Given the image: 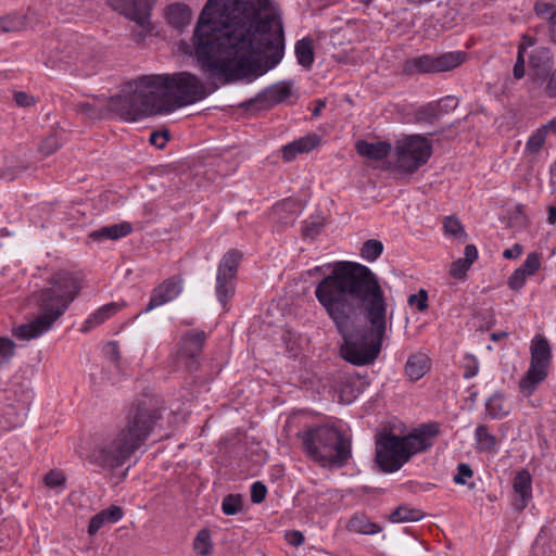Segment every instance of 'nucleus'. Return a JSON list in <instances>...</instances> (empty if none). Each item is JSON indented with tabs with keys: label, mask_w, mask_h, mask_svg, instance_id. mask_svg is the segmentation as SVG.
Wrapping results in <instances>:
<instances>
[{
	"label": "nucleus",
	"mask_w": 556,
	"mask_h": 556,
	"mask_svg": "<svg viewBox=\"0 0 556 556\" xmlns=\"http://www.w3.org/2000/svg\"><path fill=\"white\" fill-rule=\"evenodd\" d=\"M407 302L410 306H416L419 312H424L428 308V293L420 289L417 293L410 294Z\"/></svg>",
	"instance_id": "41"
},
{
	"label": "nucleus",
	"mask_w": 556,
	"mask_h": 556,
	"mask_svg": "<svg viewBox=\"0 0 556 556\" xmlns=\"http://www.w3.org/2000/svg\"><path fill=\"white\" fill-rule=\"evenodd\" d=\"M78 111L88 115V116H93V113H94V108L92 104L90 103H80L78 105Z\"/></svg>",
	"instance_id": "59"
},
{
	"label": "nucleus",
	"mask_w": 556,
	"mask_h": 556,
	"mask_svg": "<svg viewBox=\"0 0 556 556\" xmlns=\"http://www.w3.org/2000/svg\"><path fill=\"white\" fill-rule=\"evenodd\" d=\"M466 53L463 51L446 52L438 56L424 54L407 60L403 65L406 75L447 72L464 63Z\"/></svg>",
	"instance_id": "10"
},
{
	"label": "nucleus",
	"mask_w": 556,
	"mask_h": 556,
	"mask_svg": "<svg viewBox=\"0 0 556 556\" xmlns=\"http://www.w3.org/2000/svg\"><path fill=\"white\" fill-rule=\"evenodd\" d=\"M109 5L142 28L143 36L152 31L151 11L155 0H108Z\"/></svg>",
	"instance_id": "11"
},
{
	"label": "nucleus",
	"mask_w": 556,
	"mask_h": 556,
	"mask_svg": "<svg viewBox=\"0 0 556 556\" xmlns=\"http://www.w3.org/2000/svg\"><path fill=\"white\" fill-rule=\"evenodd\" d=\"M235 277L217 274L216 276V295L220 304L225 307L228 300L235 294Z\"/></svg>",
	"instance_id": "27"
},
{
	"label": "nucleus",
	"mask_w": 556,
	"mask_h": 556,
	"mask_svg": "<svg viewBox=\"0 0 556 556\" xmlns=\"http://www.w3.org/2000/svg\"><path fill=\"white\" fill-rule=\"evenodd\" d=\"M513 75L515 79H521L525 76V66L523 65H514Z\"/></svg>",
	"instance_id": "61"
},
{
	"label": "nucleus",
	"mask_w": 556,
	"mask_h": 556,
	"mask_svg": "<svg viewBox=\"0 0 556 556\" xmlns=\"http://www.w3.org/2000/svg\"><path fill=\"white\" fill-rule=\"evenodd\" d=\"M14 100L17 103V105L22 108L31 106L35 104L34 97L23 91L15 92Z\"/></svg>",
	"instance_id": "50"
},
{
	"label": "nucleus",
	"mask_w": 556,
	"mask_h": 556,
	"mask_svg": "<svg viewBox=\"0 0 556 556\" xmlns=\"http://www.w3.org/2000/svg\"><path fill=\"white\" fill-rule=\"evenodd\" d=\"M45 484L48 488L64 486L66 478L65 475L58 469L50 470L43 478Z\"/></svg>",
	"instance_id": "40"
},
{
	"label": "nucleus",
	"mask_w": 556,
	"mask_h": 556,
	"mask_svg": "<svg viewBox=\"0 0 556 556\" xmlns=\"http://www.w3.org/2000/svg\"><path fill=\"white\" fill-rule=\"evenodd\" d=\"M206 333L202 330H191L181 337L176 361L178 365H182L186 370L194 371L199 367L198 358L202 353Z\"/></svg>",
	"instance_id": "12"
},
{
	"label": "nucleus",
	"mask_w": 556,
	"mask_h": 556,
	"mask_svg": "<svg viewBox=\"0 0 556 556\" xmlns=\"http://www.w3.org/2000/svg\"><path fill=\"white\" fill-rule=\"evenodd\" d=\"M243 501L239 494H229L224 497L222 503V510L227 516H233L242 510Z\"/></svg>",
	"instance_id": "36"
},
{
	"label": "nucleus",
	"mask_w": 556,
	"mask_h": 556,
	"mask_svg": "<svg viewBox=\"0 0 556 556\" xmlns=\"http://www.w3.org/2000/svg\"><path fill=\"white\" fill-rule=\"evenodd\" d=\"M105 522L115 523L123 517V510L119 506L112 505L100 511Z\"/></svg>",
	"instance_id": "45"
},
{
	"label": "nucleus",
	"mask_w": 556,
	"mask_h": 556,
	"mask_svg": "<svg viewBox=\"0 0 556 556\" xmlns=\"http://www.w3.org/2000/svg\"><path fill=\"white\" fill-rule=\"evenodd\" d=\"M26 18L20 14H8L0 17V31L14 33L26 28Z\"/></svg>",
	"instance_id": "30"
},
{
	"label": "nucleus",
	"mask_w": 556,
	"mask_h": 556,
	"mask_svg": "<svg viewBox=\"0 0 556 556\" xmlns=\"http://www.w3.org/2000/svg\"><path fill=\"white\" fill-rule=\"evenodd\" d=\"M534 10L538 16L548 17L551 15H554L556 11V5H553L551 3L538 2L535 3Z\"/></svg>",
	"instance_id": "49"
},
{
	"label": "nucleus",
	"mask_w": 556,
	"mask_h": 556,
	"mask_svg": "<svg viewBox=\"0 0 556 556\" xmlns=\"http://www.w3.org/2000/svg\"><path fill=\"white\" fill-rule=\"evenodd\" d=\"M432 154V147L427 138L410 135L399 140L395 146V167L399 172L413 174L425 165Z\"/></svg>",
	"instance_id": "9"
},
{
	"label": "nucleus",
	"mask_w": 556,
	"mask_h": 556,
	"mask_svg": "<svg viewBox=\"0 0 556 556\" xmlns=\"http://www.w3.org/2000/svg\"><path fill=\"white\" fill-rule=\"evenodd\" d=\"M444 231L445 233L453 236L459 240H466L467 235L464 230V227L460 220L455 216H447L444 218Z\"/></svg>",
	"instance_id": "37"
},
{
	"label": "nucleus",
	"mask_w": 556,
	"mask_h": 556,
	"mask_svg": "<svg viewBox=\"0 0 556 556\" xmlns=\"http://www.w3.org/2000/svg\"><path fill=\"white\" fill-rule=\"evenodd\" d=\"M132 230V227L129 223L123 222L119 224L101 227L98 230H94L90 233V238L93 240H118L128 236Z\"/></svg>",
	"instance_id": "21"
},
{
	"label": "nucleus",
	"mask_w": 556,
	"mask_h": 556,
	"mask_svg": "<svg viewBox=\"0 0 556 556\" xmlns=\"http://www.w3.org/2000/svg\"><path fill=\"white\" fill-rule=\"evenodd\" d=\"M457 103L458 102L455 97H446L445 99L434 102V104H442V115L456 109Z\"/></svg>",
	"instance_id": "54"
},
{
	"label": "nucleus",
	"mask_w": 556,
	"mask_h": 556,
	"mask_svg": "<svg viewBox=\"0 0 556 556\" xmlns=\"http://www.w3.org/2000/svg\"><path fill=\"white\" fill-rule=\"evenodd\" d=\"M472 475L473 471L470 466L468 464L462 463L457 466V473L454 476L453 480L456 484L464 485L466 484V479L471 478Z\"/></svg>",
	"instance_id": "46"
},
{
	"label": "nucleus",
	"mask_w": 556,
	"mask_h": 556,
	"mask_svg": "<svg viewBox=\"0 0 556 556\" xmlns=\"http://www.w3.org/2000/svg\"><path fill=\"white\" fill-rule=\"evenodd\" d=\"M525 52H526V46L519 45L515 64L525 66Z\"/></svg>",
	"instance_id": "60"
},
{
	"label": "nucleus",
	"mask_w": 556,
	"mask_h": 556,
	"mask_svg": "<svg viewBox=\"0 0 556 556\" xmlns=\"http://www.w3.org/2000/svg\"><path fill=\"white\" fill-rule=\"evenodd\" d=\"M207 94L204 84L189 72L146 75L127 84L119 94L110 99L108 106L122 119L135 122L193 104Z\"/></svg>",
	"instance_id": "3"
},
{
	"label": "nucleus",
	"mask_w": 556,
	"mask_h": 556,
	"mask_svg": "<svg viewBox=\"0 0 556 556\" xmlns=\"http://www.w3.org/2000/svg\"><path fill=\"white\" fill-rule=\"evenodd\" d=\"M485 407L489 415L494 419L503 418L509 413L505 399L500 394L492 395L488 400Z\"/></svg>",
	"instance_id": "31"
},
{
	"label": "nucleus",
	"mask_w": 556,
	"mask_h": 556,
	"mask_svg": "<svg viewBox=\"0 0 556 556\" xmlns=\"http://www.w3.org/2000/svg\"><path fill=\"white\" fill-rule=\"evenodd\" d=\"M192 40L213 90L256 79L276 67L285 53L282 21L269 0H208Z\"/></svg>",
	"instance_id": "1"
},
{
	"label": "nucleus",
	"mask_w": 556,
	"mask_h": 556,
	"mask_svg": "<svg viewBox=\"0 0 556 556\" xmlns=\"http://www.w3.org/2000/svg\"><path fill=\"white\" fill-rule=\"evenodd\" d=\"M191 10L184 3H174L167 8V22L177 29H182L191 21Z\"/></svg>",
	"instance_id": "22"
},
{
	"label": "nucleus",
	"mask_w": 556,
	"mask_h": 556,
	"mask_svg": "<svg viewBox=\"0 0 556 556\" xmlns=\"http://www.w3.org/2000/svg\"><path fill=\"white\" fill-rule=\"evenodd\" d=\"M522 252H523L522 245H520L519 243H516L513 245V248L504 250L503 257L506 260L518 258L522 254Z\"/></svg>",
	"instance_id": "55"
},
{
	"label": "nucleus",
	"mask_w": 556,
	"mask_h": 556,
	"mask_svg": "<svg viewBox=\"0 0 556 556\" xmlns=\"http://www.w3.org/2000/svg\"><path fill=\"white\" fill-rule=\"evenodd\" d=\"M286 540L292 546H299L304 542V535L302 532L293 530L286 533Z\"/></svg>",
	"instance_id": "53"
},
{
	"label": "nucleus",
	"mask_w": 556,
	"mask_h": 556,
	"mask_svg": "<svg viewBox=\"0 0 556 556\" xmlns=\"http://www.w3.org/2000/svg\"><path fill=\"white\" fill-rule=\"evenodd\" d=\"M121 306L122 305L113 302L98 308L84 321L80 331L88 332L91 329L103 324L106 319L115 315L121 309Z\"/></svg>",
	"instance_id": "20"
},
{
	"label": "nucleus",
	"mask_w": 556,
	"mask_h": 556,
	"mask_svg": "<svg viewBox=\"0 0 556 556\" xmlns=\"http://www.w3.org/2000/svg\"><path fill=\"white\" fill-rule=\"evenodd\" d=\"M81 289L83 279L78 274L66 270L55 273L40 291L38 304L42 313L33 321L14 328L13 334L27 341L40 337L66 312Z\"/></svg>",
	"instance_id": "5"
},
{
	"label": "nucleus",
	"mask_w": 556,
	"mask_h": 556,
	"mask_svg": "<svg viewBox=\"0 0 556 556\" xmlns=\"http://www.w3.org/2000/svg\"><path fill=\"white\" fill-rule=\"evenodd\" d=\"M383 252V244L380 240L368 239L363 243L361 256L367 262H375Z\"/></svg>",
	"instance_id": "33"
},
{
	"label": "nucleus",
	"mask_w": 556,
	"mask_h": 556,
	"mask_svg": "<svg viewBox=\"0 0 556 556\" xmlns=\"http://www.w3.org/2000/svg\"><path fill=\"white\" fill-rule=\"evenodd\" d=\"M108 349L111 351V353L115 356V359L119 358V351L118 345L116 342H110L108 344Z\"/></svg>",
	"instance_id": "62"
},
{
	"label": "nucleus",
	"mask_w": 556,
	"mask_h": 556,
	"mask_svg": "<svg viewBox=\"0 0 556 556\" xmlns=\"http://www.w3.org/2000/svg\"><path fill=\"white\" fill-rule=\"evenodd\" d=\"M301 437L307 456L323 466L342 467L351 457L350 441L334 427H313Z\"/></svg>",
	"instance_id": "7"
},
{
	"label": "nucleus",
	"mask_w": 556,
	"mask_h": 556,
	"mask_svg": "<svg viewBox=\"0 0 556 556\" xmlns=\"http://www.w3.org/2000/svg\"><path fill=\"white\" fill-rule=\"evenodd\" d=\"M527 278L528 276L521 269L517 268L509 276L507 285L509 289L518 291L525 286Z\"/></svg>",
	"instance_id": "42"
},
{
	"label": "nucleus",
	"mask_w": 556,
	"mask_h": 556,
	"mask_svg": "<svg viewBox=\"0 0 556 556\" xmlns=\"http://www.w3.org/2000/svg\"><path fill=\"white\" fill-rule=\"evenodd\" d=\"M470 268L468 263L464 260L458 258L453 262L450 268V275L455 279H463L466 276L467 270Z\"/></svg>",
	"instance_id": "44"
},
{
	"label": "nucleus",
	"mask_w": 556,
	"mask_h": 556,
	"mask_svg": "<svg viewBox=\"0 0 556 556\" xmlns=\"http://www.w3.org/2000/svg\"><path fill=\"white\" fill-rule=\"evenodd\" d=\"M391 149V144L386 141L368 142L366 140H358L355 144V150L361 156L374 161L386 159L390 154Z\"/></svg>",
	"instance_id": "17"
},
{
	"label": "nucleus",
	"mask_w": 556,
	"mask_h": 556,
	"mask_svg": "<svg viewBox=\"0 0 556 556\" xmlns=\"http://www.w3.org/2000/svg\"><path fill=\"white\" fill-rule=\"evenodd\" d=\"M529 64L534 76L533 86L542 87L553 66V53L549 48H535L529 56Z\"/></svg>",
	"instance_id": "14"
},
{
	"label": "nucleus",
	"mask_w": 556,
	"mask_h": 556,
	"mask_svg": "<svg viewBox=\"0 0 556 556\" xmlns=\"http://www.w3.org/2000/svg\"><path fill=\"white\" fill-rule=\"evenodd\" d=\"M540 255L536 252H532L528 254L523 264L518 268L521 269L529 277L534 275L536 270L540 268Z\"/></svg>",
	"instance_id": "38"
},
{
	"label": "nucleus",
	"mask_w": 556,
	"mask_h": 556,
	"mask_svg": "<svg viewBox=\"0 0 556 556\" xmlns=\"http://www.w3.org/2000/svg\"><path fill=\"white\" fill-rule=\"evenodd\" d=\"M475 438L477 442V448L480 452H493L495 451L497 441L496 438L489 432L485 425H479L475 431Z\"/></svg>",
	"instance_id": "28"
},
{
	"label": "nucleus",
	"mask_w": 556,
	"mask_h": 556,
	"mask_svg": "<svg viewBox=\"0 0 556 556\" xmlns=\"http://www.w3.org/2000/svg\"><path fill=\"white\" fill-rule=\"evenodd\" d=\"M467 359L468 364L465 366L464 378L470 379L478 374L479 366L477 359L473 356H469Z\"/></svg>",
	"instance_id": "52"
},
{
	"label": "nucleus",
	"mask_w": 556,
	"mask_h": 556,
	"mask_svg": "<svg viewBox=\"0 0 556 556\" xmlns=\"http://www.w3.org/2000/svg\"><path fill=\"white\" fill-rule=\"evenodd\" d=\"M169 139L168 131L165 130L163 132L159 131H152L149 138V141L151 144L155 146L159 149H162L165 147L166 142Z\"/></svg>",
	"instance_id": "47"
},
{
	"label": "nucleus",
	"mask_w": 556,
	"mask_h": 556,
	"mask_svg": "<svg viewBox=\"0 0 556 556\" xmlns=\"http://www.w3.org/2000/svg\"><path fill=\"white\" fill-rule=\"evenodd\" d=\"M522 39H523V42L521 45H525L526 46V49L528 47H532L534 45V40L533 38L529 37L528 35H523L522 36Z\"/></svg>",
	"instance_id": "64"
},
{
	"label": "nucleus",
	"mask_w": 556,
	"mask_h": 556,
	"mask_svg": "<svg viewBox=\"0 0 556 556\" xmlns=\"http://www.w3.org/2000/svg\"><path fill=\"white\" fill-rule=\"evenodd\" d=\"M545 135L546 132L542 127L532 134L527 142V151L538 153L545 141Z\"/></svg>",
	"instance_id": "39"
},
{
	"label": "nucleus",
	"mask_w": 556,
	"mask_h": 556,
	"mask_svg": "<svg viewBox=\"0 0 556 556\" xmlns=\"http://www.w3.org/2000/svg\"><path fill=\"white\" fill-rule=\"evenodd\" d=\"M291 94V87L287 83L275 84L263 92L258 93L254 102H267L268 105H275L286 101Z\"/></svg>",
	"instance_id": "19"
},
{
	"label": "nucleus",
	"mask_w": 556,
	"mask_h": 556,
	"mask_svg": "<svg viewBox=\"0 0 556 556\" xmlns=\"http://www.w3.org/2000/svg\"><path fill=\"white\" fill-rule=\"evenodd\" d=\"M405 374L412 381L421 379L430 369V358L426 353L412 354L405 364Z\"/></svg>",
	"instance_id": "18"
},
{
	"label": "nucleus",
	"mask_w": 556,
	"mask_h": 556,
	"mask_svg": "<svg viewBox=\"0 0 556 556\" xmlns=\"http://www.w3.org/2000/svg\"><path fill=\"white\" fill-rule=\"evenodd\" d=\"M478 258V250L473 244H467L465 247V257L463 258L465 263H468L470 266Z\"/></svg>",
	"instance_id": "56"
},
{
	"label": "nucleus",
	"mask_w": 556,
	"mask_h": 556,
	"mask_svg": "<svg viewBox=\"0 0 556 556\" xmlns=\"http://www.w3.org/2000/svg\"><path fill=\"white\" fill-rule=\"evenodd\" d=\"M530 367L519 381L520 392L530 396L546 379L552 361V349L546 338L536 334L530 345Z\"/></svg>",
	"instance_id": "8"
},
{
	"label": "nucleus",
	"mask_w": 556,
	"mask_h": 556,
	"mask_svg": "<svg viewBox=\"0 0 556 556\" xmlns=\"http://www.w3.org/2000/svg\"><path fill=\"white\" fill-rule=\"evenodd\" d=\"M542 128L544 129L545 132L552 131V132L556 134V118L549 121L546 125L542 126Z\"/></svg>",
	"instance_id": "63"
},
{
	"label": "nucleus",
	"mask_w": 556,
	"mask_h": 556,
	"mask_svg": "<svg viewBox=\"0 0 556 556\" xmlns=\"http://www.w3.org/2000/svg\"><path fill=\"white\" fill-rule=\"evenodd\" d=\"M106 523L103 519V517L101 516L100 513H98L97 515H94L91 519H90V522H89V526H88V533L90 535H94L100 529L101 527Z\"/></svg>",
	"instance_id": "51"
},
{
	"label": "nucleus",
	"mask_w": 556,
	"mask_h": 556,
	"mask_svg": "<svg viewBox=\"0 0 556 556\" xmlns=\"http://www.w3.org/2000/svg\"><path fill=\"white\" fill-rule=\"evenodd\" d=\"M442 116V104L434 102L427 103L415 111L414 118L416 123L433 124Z\"/></svg>",
	"instance_id": "24"
},
{
	"label": "nucleus",
	"mask_w": 556,
	"mask_h": 556,
	"mask_svg": "<svg viewBox=\"0 0 556 556\" xmlns=\"http://www.w3.org/2000/svg\"><path fill=\"white\" fill-rule=\"evenodd\" d=\"M193 549L199 556H210L213 552V543L208 529H201L193 541Z\"/></svg>",
	"instance_id": "29"
},
{
	"label": "nucleus",
	"mask_w": 556,
	"mask_h": 556,
	"mask_svg": "<svg viewBox=\"0 0 556 556\" xmlns=\"http://www.w3.org/2000/svg\"><path fill=\"white\" fill-rule=\"evenodd\" d=\"M320 225H306L304 229V235L307 237H314L319 233Z\"/></svg>",
	"instance_id": "58"
},
{
	"label": "nucleus",
	"mask_w": 556,
	"mask_h": 556,
	"mask_svg": "<svg viewBox=\"0 0 556 556\" xmlns=\"http://www.w3.org/2000/svg\"><path fill=\"white\" fill-rule=\"evenodd\" d=\"M242 260V253L236 249L229 250L226 252L217 268V274L224 276H230V277H237V271L239 264Z\"/></svg>",
	"instance_id": "23"
},
{
	"label": "nucleus",
	"mask_w": 556,
	"mask_h": 556,
	"mask_svg": "<svg viewBox=\"0 0 556 556\" xmlns=\"http://www.w3.org/2000/svg\"><path fill=\"white\" fill-rule=\"evenodd\" d=\"M545 86L543 88V92L548 98L556 97V70L551 74H548L546 80L544 81Z\"/></svg>",
	"instance_id": "48"
},
{
	"label": "nucleus",
	"mask_w": 556,
	"mask_h": 556,
	"mask_svg": "<svg viewBox=\"0 0 556 556\" xmlns=\"http://www.w3.org/2000/svg\"><path fill=\"white\" fill-rule=\"evenodd\" d=\"M62 139H60L56 131H53L41 141L38 150L42 155L49 156L56 152L62 147Z\"/></svg>",
	"instance_id": "35"
},
{
	"label": "nucleus",
	"mask_w": 556,
	"mask_h": 556,
	"mask_svg": "<svg viewBox=\"0 0 556 556\" xmlns=\"http://www.w3.org/2000/svg\"><path fill=\"white\" fill-rule=\"evenodd\" d=\"M161 418V406L152 400L139 402L130 409L126 426L91 451L88 456L90 463L109 470L122 467L144 445Z\"/></svg>",
	"instance_id": "4"
},
{
	"label": "nucleus",
	"mask_w": 556,
	"mask_h": 556,
	"mask_svg": "<svg viewBox=\"0 0 556 556\" xmlns=\"http://www.w3.org/2000/svg\"><path fill=\"white\" fill-rule=\"evenodd\" d=\"M182 291V279L179 276H172L165 279L151 292L150 301L146 312H150L169 301L176 299Z\"/></svg>",
	"instance_id": "13"
},
{
	"label": "nucleus",
	"mask_w": 556,
	"mask_h": 556,
	"mask_svg": "<svg viewBox=\"0 0 556 556\" xmlns=\"http://www.w3.org/2000/svg\"><path fill=\"white\" fill-rule=\"evenodd\" d=\"M266 494H267V488L263 482L256 481L252 484V486H251L252 503H254V504L262 503L265 500Z\"/></svg>",
	"instance_id": "43"
},
{
	"label": "nucleus",
	"mask_w": 556,
	"mask_h": 556,
	"mask_svg": "<svg viewBox=\"0 0 556 556\" xmlns=\"http://www.w3.org/2000/svg\"><path fill=\"white\" fill-rule=\"evenodd\" d=\"M422 518V513L419 509L409 508L407 506H399L390 515L392 522H408L418 521Z\"/></svg>",
	"instance_id": "32"
},
{
	"label": "nucleus",
	"mask_w": 556,
	"mask_h": 556,
	"mask_svg": "<svg viewBox=\"0 0 556 556\" xmlns=\"http://www.w3.org/2000/svg\"><path fill=\"white\" fill-rule=\"evenodd\" d=\"M440 433L438 422L422 425L405 437L392 432L380 433L376 438L377 466L382 472L400 470L413 455L425 452L432 446V440Z\"/></svg>",
	"instance_id": "6"
},
{
	"label": "nucleus",
	"mask_w": 556,
	"mask_h": 556,
	"mask_svg": "<svg viewBox=\"0 0 556 556\" xmlns=\"http://www.w3.org/2000/svg\"><path fill=\"white\" fill-rule=\"evenodd\" d=\"M16 344L13 340L0 337V368L9 365L15 356Z\"/></svg>",
	"instance_id": "34"
},
{
	"label": "nucleus",
	"mask_w": 556,
	"mask_h": 556,
	"mask_svg": "<svg viewBox=\"0 0 556 556\" xmlns=\"http://www.w3.org/2000/svg\"><path fill=\"white\" fill-rule=\"evenodd\" d=\"M548 28H549V37L553 43L556 45V10L554 15L547 17Z\"/></svg>",
	"instance_id": "57"
},
{
	"label": "nucleus",
	"mask_w": 556,
	"mask_h": 556,
	"mask_svg": "<svg viewBox=\"0 0 556 556\" xmlns=\"http://www.w3.org/2000/svg\"><path fill=\"white\" fill-rule=\"evenodd\" d=\"M296 61L303 67H311L314 62L313 40L305 37L296 41L294 47Z\"/></svg>",
	"instance_id": "25"
},
{
	"label": "nucleus",
	"mask_w": 556,
	"mask_h": 556,
	"mask_svg": "<svg viewBox=\"0 0 556 556\" xmlns=\"http://www.w3.org/2000/svg\"><path fill=\"white\" fill-rule=\"evenodd\" d=\"M514 492L517 497L514 501V507L522 510L532 497L531 476L527 470H520L514 478Z\"/></svg>",
	"instance_id": "15"
},
{
	"label": "nucleus",
	"mask_w": 556,
	"mask_h": 556,
	"mask_svg": "<svg viewBox=\"0 0 556 556\" xmlns=\"http://www.w3.org/2000/svg\"><path fill=\"white\" fill-rule=\"evenodd\" d=\"M346 528L351 532L362 533V534H375L380 531L379 526L371 522L365 515L353 516L349 520Z\"/></svg>",
	"instance_id": "26"
},
{
	"label": "nucleus",
	"mask_w": 556,
	"mask_h": 556,
	"mask_svg": "<svg viewBox=\"0 0 556 556\" xmlns=\"http://www.w3.org/2000/svg\"><path fill=\"white\" fill-rule=\"evenodd\" d=\"M320 143V137L309 134L282 147V157L290 162L300 153H308Z\"/></svg>",
	"instance_id": "16"
},
{
	"label": "nucleus",
	"mask_w": 556,
	"mask_h": 556,
	"mask_svg": "<svg viewBox=\"0 0 556 556\" xmlns=\"http://www.w3.org/2000/svg\"><path fill=\"white\" fill-rule=\"evenodd\" d=\"M315 296L343 338V359L372 364L387 331L388 304L377 275L359 263L338 262L317 283Z\"/></svg>",
	"instance_id": "2"
}]
</instances>
